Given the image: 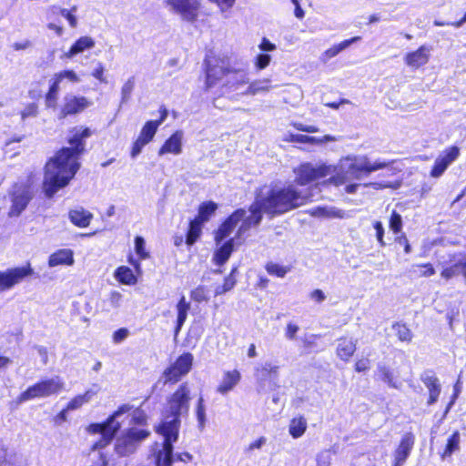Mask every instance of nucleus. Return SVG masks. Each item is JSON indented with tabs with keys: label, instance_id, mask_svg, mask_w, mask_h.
I'll return each instance as SVG.
<instances>
[{
	"label": "nucleus",
	"instance_id": "obj_1",
	"mask_svg": "<svg viewBox=\"0 0 466 466\" xmlns=\"http://www.w3.org/2000/svg\"><path fill=\"white\" fill-rule=\"evenodd\" d=\"M91 136L89 128L76 131L68 140L70 147H63L46 165L43 189L49 198L65 187L79 169L78 157L85 149L84 139Z\"/></svg>",
	"mask_w": 466,
	"mask_h": 466
},
{
	"label": "nucleus",
	"instance_id": "obj_2",
	"mask_svg": "<svg viewBox=\"0 0 466 466\" xmlns=\"http://www.w3.org/2000/svg\"><path fill=\"white\" fill-rule=\"evenodd\" d=\"M206 89L218 86L221 93L233 92L249 83L248 70L230 57H207Z\"/></svg>",
	"mask_w": 466,
	"mask_h": 466
},
{
	"label": "nucleus",
	"instance_id": "obj_3",
	"mask_svg": "<svg viewBox=\"0 0 466 466\" xmlns=\"http://www.w3.org/2000/svg\"><path fill=\"white\" fill-rule=\"evenodd\" d=\"M190 400V389L187 382L182 383L167 399L163 419L157 427V432L164 438L163 443H174L177 441L180 418L188 414Z\"/></svg>",
	"mask_w": 466,
	"mask_h": 466
},
{
	"label": "nucleus",
	"instance_id": "obj_4",
	"mask_svg": "<svg viewBox=\"0 0 466 466\" xmlns=\"http://www.w3.org/2000/svg\"><path fill=\"white\" fill-rule=\"evenodd\" d=\"M257 197L264 208V213L276 217L304 205L309 198L307 193L297 189L294 185L284 187L261 189Z\"/></svg>",
	"mask_w": 466,
	"mask_h": 466
},
{
	"label": "nucleus",
	"instance_id": "obj_5",
	"mask_svg": "<svg viewBox=\"0 0 466 466\" xmlns=\"http://www.w3.org/2000/svg\"><path fill=\"white\" fill-rule=\"evenodd\" d=\"M390 165L389 161L377 159L370 161L366 156H348L339 161L336 176L331 180L336 184H343L346 181L360 180L370 173L385 168Z\"/></svg>",
	"mask_w": 466,
	"mask_h": 466
},
{
	"label": "nucleus",
	"instance_id": "obj_6",
	"mask_svg": "<svg viewBox=\"0 0 466 466\" xmlns=\"http://www.w3.org/2000/svg\"><path fill=\"white\" fill-rule=\"evenodd\" d=\"M133 406L130 404L121 405L107 420L103 423H92L88 426V431L91 433L101 434V440L96 442L93 449H100L111 442L116 436V432L121 427V423L117 419L130 411Z\"/></svg>",
	"mask_w": 466,
	"mask_h": 466
},
{
	"label": "nucleus",
	"instance_id": "obj_7",
	"mask_svg": "<svg viewBox=\"0 0 466 466\" xmlns=\"http://www.w3.org/2000/svg\"><path fill=\"white\" fill-rule=\"evenodd\" d=\"M64 389V381L58 377L40 380L28 387L21 393L20 401H27L33 399L47 398L52 395H57Z\"/></svg>",
	"mask_w": 466,
	"mask_h": 466
},
{
	"label": "nucleus",
	"instance_id": "obj_8",
	"mask_svg": "<svg viewBox=\"0 0 466 466\" xmlns=\"http://www.w3.org/2000/svg\"><path fill=\"white\" fill-rule=\"evenodd\" d=\"M147 430L129 428L117 437L115 450L120 456H127L138 448L141 442L149 436Z\"/></svg>",
	"mask_w": 466,
	"mask_h": 466
},
{
	"label": "nucleus",
	"instance_id": "obj_9",
	"mask_svg": "<svg viewBox=\"0 0 466 466\" xmlns=\"http://www.w3.org/2000/svg\"><path fill=\"white\" fill-rule=\"evenodd\" d=\"M336 171V167L327 164L311 163L301 164L294 170L296 174V182L300 186L308 185L317 179L332 175Z\"/></svg>",
	"mask_w": 466,
	"mask_h": 466
},
{
	"label": "nucleus",
	"instance_id": "obj_10",
	"mask_svg": "<svg viewBox=\"0 0 466 466\" xmlns=\"http://www.w3.org/2000/svg\"><path fill=\"white\" fill-rule=\"evenodd\" d=\"M193 360V355L189 352L180 355L170 367L164 370L162 374L163 383L167 384L179 381L182 377L190 371Z\"/></svg>",
	"mask_w": 466,
	"mask_h": 466
},
{
	"label": "nucleus",
	"instance_id": "obj_11",
	"mask_svg": "<svg viewBox=\"0 0 466 466\" xmlns=\"http://www.w3.org/2000/svg\"><path fill=\"white\" fill-rule=\"evenodd\" d=\"M12 205L8 216L18 217L26 208L33 198V193L29 186L25 184H15L9 191Z\"/></svg>",
	"mask_w": 466,
	"mask_h": 466
},
{
	"label": "nucleus",
	"instance_id": "obj_12",
	"mask_svg": "<svg viewBox=\"0 0 466 466\" xmlns=\"http://www.w3.org/2000/svg\"><path fill=\"white\" fill-rule=\"evenodd\" d=\"M33 274L34 269L30 263L23 267H15L0 271V292L10 290Z\"/></svg>",
	"mask_w": 466,
	"mask_h": 466
},
{
	"label": "nucleus",
	"instance_id": "obj_13",
	"mask_svg": "<svg viewBox=\"0 0 466 466\" xmlns=\"http://www.w3.org/2000/svg\"><path fill=\"white\" fill-rule=\"evenodd\" d=\"M166 4L172 12L188 23L197 21L201 6L200 0H166Z\"/></svg>",
	"mask_w": 466,
	"mask_h": 466
},
{
	"label": "nucleus",
	"instance_id": "obj_14",
	"mask_svg": "<svg viewBox=\"0 0 466 466\" xmlns=\"http://www.w3.org/2000/svg\"><path fill=\"white\" fill-rule=\"evenodd\" d=\"M254 376L258 384L259 390H274L278 387L279 366L269 361L258 364L255 368Z\"/></svg>",
	"mask_w": 466,
	"mask_h": 466
},
{
	"label": "nucleus",
	"instance_id": "obj_15",
	"mask_svg": "<svg viewBox=\"0 0 466 466\" xmlns=\"http://www.w3.org/2000/svg\"><path fill=\"white\" fill-rule=\"evenodd\" d=\"M92 102L85 96H78L74 94H66L63 97L58 118L63 119L67 116L76 115L89 107Z\"/></svg>",
	"mask_w": 466,
	"mask_h": 466
},
{
	"label": "nucleus",
	"instance_id": "obj_16",
	"mask_svg": "<svg viewBox=\"0 0 466 466\" xmlns=\"http://www.w3.org/2000/svg\"><path fill=\"white\" fill-rule=\"evenodd\" d=\"M441 265L443 269L441 275L443 279H450L461 274L466 281V254L450 255L449 259L443 260Z\"/></svg>",
	"mask_w": 466,
	"mask_h": 466
},
{
	"label": "nucleus",
	"instance_id": "obj_17",
	"mask_svg": "<svg viewBox=\"0 0 466 466\" xmlns=\"http://www.w3.org/2000/svg\"><path fill=\"white\" fill-rule=\"evenodd\" d=\"M460 156V148L452 146L444 150L434 161V165L431 171L432 177H440L448 167L453 163Z\"/></svg>",
	"mask_w": 466,
	"mask_h": 466
},
{
	"label": "nucleus",
	"instance_id": "obj_18",
	"mask_svg": "<svg viewBox=\"0 0 466 466\" xmlns=\"http://www.w3.org/2000/svg\"><path fill=\"white\" fill-rule=\"evenodd\" d=\"M246 217V210L243 208L234 211L218 228L215 234L216 243L218 245L227 238L234 230L241 219Z\"/></svg>",
	"mask_w": 466,
	"mask_h": 466
},
{
	"label": "nucleus",
	"instance_id": "obj_19",
	"mask_svg": "<svg viewBox=\"0 0 466 466\" xmlns=\"http://www.w3.org/2000/svg\"><path fill=\"white\" fill-rule=\"evenodd\" d=\"M420 380L429 390L430 396L428 404H434L438 400L441 393V384L439 382V379L436 377L432 370H428L420 375Z\"/></svg>",
	"mask_w": 466,
	"mask_h": 466
},
{
	"label": "nucleus",
	"instance_id": "obj_20",
	"mask_svg": "<svg viewBox=\"0 0 466 466\" xmlns=\"http://www.w3.org/2000/svg\"><path fill=\"white\" fill-rule=\"evenodd\" d=\"M414 442L415 437L412 433L408 432L403 435L400 443L395 451V466H401L406 461L413 448Z\"/></svg>",
	"mask_w": 466,
	"mask_h": 466
},
{
	"label": "nucleus",
	"instance_id": "obj_21",
	"mask_svg": "<svg viewBox=\"0 0 466 466\" xmlns=\"http://www.w3.org/2000/svg\"><path fill=\"white\" fill-rule=\"evenodd\" d=\"M431 48L427 46H420L416 51L408 53L405 56V63L412 68H419L428 63Z\"/></svg>",
	"mask_w": 466,
	"mask_h": 466
},
{
	"label": "nucleus",
	"instance_id": "obj_22",
	"mask_svg": "<svg viewBox=\"0 0 466 466\" xmlns=\"http://www.w3.org/2000/svg\"><path fill=\"white\" fill-rule=\"evenodd\" d=\"M183 137V131L177 130L165 141L164 145L160 147L158 151V156H163L168 153L174 155L181 154Z\"/></svg>",
	"mask_w": 466,
	"mask_h": 466
},
{
	"label": "nucleus",
	"instance_id": "obj_23",
	"mask_svg": "<svg viewBox=\"0 0 466 466\" xmlns=\"http://www.w3.org/2000/svg\"><path fill=\"white\" fill-rule=\"evenodd\" d=\"M0 466H25L22 455L15 451H8L0 441Z\"/></svg>",
	"mask_w": 466,
	"mask_h": 466
},
{
	"label": "nucleus",
	"instance_id": "obj_24",
	"mask_svg": "<svg viewBox=\"0 0 466 466\" xmlns=\"http://www.w3.org/2000/svg\"><path fill=\"white\" fill-rule=\"evenodd\" d=\"M68 218L72 224L78 228H86L89 226L93 214L84 208L79 207L75 209H71L68 212Z\"/></svg>",
	"mask_w": 466,
	"mask_h": 466
},
{
	"label": "nucleus",
	"instance_id": "obj_25",
	"mask_svg": "<svg viewBox=\"0 0 466 466\" xmlns=\"http://www.w3.org/2000/svg\"><path fill=\"white\" fill-rule=\"evenodd\" d=\"M95 46V41L90 36H81L78 38L70 47V49L65 53L64 57L71 59L75 56Z\"/></svg>",
	"mask_w": 466,
	"mask_h": 466
},
{
	"label": "nucleus",
	"instance_id": "obj_26",
	"mask_svg": "<svg viewBox=\"0 0 466 466\" xmlns=\"http://www.w3.org/2000/svg\"><path fill=\"white\" fill-rule=\"evenodd\" d=\"M240 378V373L236 370L227 371L218 387V392L221 394H227L228 391L232 390L233 388L239 382Z\"/></svg>",
	"mask_w": 466,
	"mask_h": 466
},
{
	"label": "nucleus",
	"instance_id": "obj_27",
	"mask_svg": "<svg viewBox=\"0 0 466 466\" xmlns=\"http://www.w3.org/2000/svg\"><path fill=\"white\" fill-rule=\"evenodd\" d=\"M174 443H162V448L156 454V466H172L174 462Z\"/></svg>",
	"mask_w": 466,
	"mask_h": 466
},
{
	"label": "nucleus",
	"instance_id": "obj_28",
	"mask_svg": "<svg viewBox=\"0 0 466 466\" xmlns=\"http://www.w3.org/2000/svg\"><path fill=\"white\" fill-rule=\"evenodd\" d=\"M234 245L235 238H230L221 245L214 253V262L218 266L225 264L234 250Z\"/></svg>",
	"mask_w": 466,
	"mask_h": 466
},
{
	"label": "nucleus",
	"instance_id": "obj_29",
	"mask_svg": "<svg viewBox=\"0 0 466 466\" xmlns=\"http://www.w3.org/2000/svg\"><path fill=\"white\" fill-rule=\"evenodd\" d=\"M74 257L70 249H60L53 253L48 259L49 267H56L58 265H73Z\"/></svg>",
	"mask_w": 466,
	"mask_h": 466
},
{
	"label": "nucleus",
	"instance_id": "obj_30",
	"mask_svg": "<svg viewBox=\"0 0 466 466\" xmlns=\"http://www.w3.org/2000/svg\"><path fill=\"white\" fill-rule=\"evenodd\" d=\"M356 350V341L351 339L342 338L339 339L337 354L342 360H349Z\"/></svg>",
	"mask_w": 466,
	"mask_h": 466
},
{
	"label": "nucleus",
	"instance_id": "obj_31",
	"mask_svg": "<svg viewBox=\"0 0 466 466\" xmlns=\"http://www.w3.org/2000/svg\"><path fill=\"white\" fill-rule=\"evenodd\" d=\"M290 139L292 142L302 143V144H316L321 145L327 142L336 141L337 138L330 135H325L321 137H310L307 135H290Z\"/></svg>",
	"mask_w": 466,
	"mask_h": 466
},
{
	"label": "nucleus",
	"instance_id": "obj_32",
	"mask_svg": "<svg viewBox=\"0 0 466 466\" xmlns=\"http://www.w3.org/2000/svg\"><path fill=\"white\" fill-rule=\"evenodd\" d=\"M190 309V303L187 302L185 296H182L177 304V318L175 328V335L177 336L181 330L187 318L188 310Z\"/></svg>",
	"mask_w": 466,
	"mask_h": 466
},
{
	"label": "nucleus",
	"instance_id": "obj_33",
	"mask_svg": "<svg viewBox=\"0 0 466 466\" xmlns=\"http://www.w3.org/2000/svg\"><path fill=\"white\" fill-rule=\"evenodd\" d=\"M308 213L315 218H343L344 211L334 207H316L310 208Z\"/></svg>",
	"mask_w": 466,
	"mask_h": 466
},
{
	"label": "nucleus",
	"instance_id": "obj_34",
	"mask_svg": "<svg viewBox=\"0 0 466 466\" xmlns=\"http://www.w3.org/2000/svg\"><path fill=\"white\" fill-rule=\"evenodd\" d=\"M360 40V36H354L350 39L344 40L341 43L333 46L332 47L329 48L328 50H326L324 52V54L322 55V57H321L322 61L327 62L329 59L336 56L341 51L348 48L350 45H352L353 43H356Z\"/></svg>",
	"mask_w": 466,
	"mask_h": 466
},
{
	"label": "nucleus",
	"instance_id": "obj_35",
	"mask_svg": "<svg viewBox=\"0 0 466 466\" xmlns=\"http://www.w3.org/2000/svg\"><path fill=\"white\" fill-rule=\"evenodd\" d=\"M249 211L250 215L246 218L244 217V218L248 220V222H251L252 226H258L262 220L264 208L257 196L254 202L249 207Z\"/></svg>",
	"mask_w": 466,
	"mask_h": 466
},
{
	"label": "nucleus",
	"instance_id": "obj_36",
	"mask_svg": "<svg viewBox=\"0 0 466 466\" xmlns=\"http://www.w3.org/2000/svg\"><path fill=\"white\" fill-rule=\"evenodd\" d=\"M272 88L270 86V80L268 78H264L260 80H256L249 83L247 90L244 92L245 95L255 96L258 93L268 92Z\"/></svg>",
	"mask_w": 466,
	"mask_h": 466
},
{
	"label": "nucleus",
	"instance_id": "obj_37",
	"mask_svg": "<svg viewBox=\"0 0 466 466\" xmlns=\"http://www.w3.org/2000/svg\"><path fill=\"white\" fill-rule=\"evenodd\" d=\"M307 430V420L303 417L294 418L290 420L289 432L294 439L301 437Z\"/></svg>",
	"mask_w": 466,
	"mask_h": 466
},
{
	"label": "nucleus",
	"instance_id": "obj_38",
	"mask_svg": "<svg viewBox=\"0 0 466 466\" xmlns=\"http://www.w3.org/2000/svg\"><path fill=\"white\" fill-rule=\"evenodd\" d=\"M115 278L123 284L133 285L137 282V279L132 269L126 266L118 267L115 271Z\"/></svg>",
	"mask_w": 466,
	"mask_h": 466
},
{
	"label": "nucleus",
	"instance_id": "obj_39",
	"mask_svg": "<svg viewBox=\"0 0 466 466\" xmlns=\"http://www.w3.org/2000/svg\"><path fill=\"white\" fill-rule=\"evenodd\" d=\"M202 224L201 220L199 219H193L189 223L188 230L186 237V243L188 246H192L198 238L200 237L201 230H202Z\"/></svg>",
	"mask_w": 466,
	"mask_h": 466
},
{
	"label": "nucleus",
	"instance_id": "obj_40",
	"mask_svg": "<svg viewBox=\"0 0 466 466\" xmlns=\"http://www.w3.org/2000/svg\"><path fill=\"white\" fill-rule=\"evenodd\" d=\"M461 442V435L459 431H454L447 441L444 451L441 454V459L445 460L451 457L453 452L459 451Z\"/></svg>",
	"mask_w": 466,
	"mask_h": 466
},
{
	"label": "nucleus",
	"instance_id": "obj_41",
	"mask_svg": "<svg viewBox=\"0 0 466 466\" xmlns=\"http://www.w3.org/2000/svg\"><path fill=\"white\" fill-rule=\"evenodd\" d=\"M391 329L394 330L396 336L400 341L409 343L412 340L413 334L406 324L394 322Z\"/></svg>",
	"mask_w": 466,
	"mask_h": 466
},
{
	"label": "nucleus",
	"instance_id": "obj_42",
	"mask_svg": "<svg viewBox=\"0 0 466 466\" xmlns=\"http://www.w3.org/2000/svg\"><path fill=\"white\" fill-rule=\"evenodd\" d=\"M195 413L198 420V429L203 431L207 425V414L204 398L202 396H200L197 401Z\"/></svg>",
	"mask_w": 466,
	"mask_h": 466
},
{
	"label": "nucleus",
	"instance_id": "obj_43",
	"mask_svg": "<svg viewBox=\"0 0 466 466\" xmlns=\"http://www.w3.org/2000/svg\"><path fill=\"white\" fill-rule=\"evenodd\" d=\"M96 393V391L89 390L86 391L84 394L75 397L73 400H71L68 402V404L66 406L67 410H74L80 408L83 404L90 401L91 398Z\"/></svg>",
	"mask_w": 466,
	"mask_h": 466
},
{
	"label": "nucleus",
	"instance_id": "obj_44",
	"mask_svg": "<svg viewBox=\"0 0 466 466\" xmlns=\"http://www.w3.org/2000/svg\"><path fill=\"white\" fill-rule=\"evenodd\" d=\"M158 128L157 123L153 120L147 121L141 129L138 138L146 143H149L157 133Z\"/></svg>",
	"mask_w": 466,
	"mask_h": 466
},
{
	"label": "nucleus",
	"instance_id": "obj_45",
	"mask_svg": "<svg viewBox=\"0 0 466 466\" xmlns=\"http://www.w3.org/2000/svg\"><path fill=\"white\" fill-rule=\"evenodd\" d=\"M218 206L212 201L204 202L200 205L198 209V217L195 219L201 220V223L208 221L210 216L217 210Z\"/></svg>",
	"mask_w": 466,
	"mask_h": 466
},
{
	"label": "nucleus",
	"instance_id": "obj_46",
	"mask_svg": "<svg viewBox=\"0 0 466 466\" xmlns=\"http://www.w3.org/2000/svg\"><path fill=\"white\" fill-rule=\"evenodd\" d=\"M265 268L269 275L278 278H284L291 270L290 266H283L274 262H268Z\"/></svg>",
	"mask_w": 466,
	"mask_h": 466
},
{
	"label": "nucleus",
	"instance_id": "obj_47",
	"mask_svg": "<svg viewBox=\"0 0 466 466\" xmlns=\"http://www.w3.org/2000/svg\"><path fill=\"white\" fill-rule=\"evenodd\" d=\"M136 85L135 76H130L121 87V101L120 105L126 104L131 98Z\"/></svg>",
	"mask_w": 466,
	"mask_h": 466
},
{
	"label": "nucleus",
	"instance_id": "obj_48",
	"mask_svg": "<svg viewBox=\"0 0 466 466\" xmlns=\"http://www.w3.org/2000/svg\"><path fill=\"white\" fill-rule=\"evenodd\" d=\"M377 371L380 379L391 388H397L393 379V374L389 367L384 364H378Z\"/></svg>",
	"mask_w": 466,
	"mask_h": 466
},
{
	"label": "nucleus",
	"instance_id": "obj_49",
	"mask_svg": "<svg viewBox=\"0 0 466 466\" xmlns=\"http://www.w3.org/2000/svg\"><path fill=\"white\" fill-rule=\"evenodd\" d=\"M59 83L54 78L46 95V105L47 107H55L59 91Z\"/></svg>",
	"mask_w": 466,
	"mask_h": 466
},
{
	"label": "nucleus",
	"instance_id": "obj_50",
	"mask_svg": "<svg viewBox=\"0 0 466 466\" xmlns=\"http://www.w3.org/2000/svg\"><path fill=\"white\" fill-rule=\"evenodd\" d=\"M390 228L395 234L400 233L401 231V228H402V218L395 210L392 211L390 218Z\"/></svg>",
	"mask_w": 466,
	"mask_h": 466
},
{
	"label": "nucleus",
	"instance_id": "obj_51",
	"mask_svg": "<svg viewBox=\"0 0 466 466\" xmlns=\"http://www.w3.org/2000/svg\"><path fill=\"white\" fill-rule=\"evenodd\" d=\"M59 84L63 79H68L70 82L78 83L80 82L79 77L73 70H64L55 75L54 77Z\"/></svg>",
	"mask_w": 466,
	"mask_h": 466
},
{
	"label": "nucleus",
	"instance_id": "obj_52",
	"mask_svg": "<svg viewBox=\"0 0 466 466\" xmlns=\"http://www.w3.org/2000/svg\"><path fill=\"white\" fill-rule=\"evenodd\" d=\"M135 250L141 259H145L148 257V253L146 251L145 239L140 236L135 238Z\"/></svg>",
	"mask_w": 466,
	"mask_h": 466
},
{
	"label": "nucleus",
	"instance_id": "obj_53",
	"mask_svg": "<svg viewBox=\"0 0 466 466\" xmlns=\"http://www.w3.org/2000/svg\"><path fill=\"white\" fill-rule=\"evenodd\" d=\"M190 297L193 300L197 302H203L208 299V290L204 286H198L195 289H193L190 293Z\"/></svg>",
	"mask_w": 466,
	"mask_h": 466
},
{
	"label": "nucleus",
	"instance_id": "obj_54",
	"mask_svg": "<svg viewBox=\"0 0 466 466\" xmlns=\"http://www.w3.org/2000/svg\"><path fill=\"white\" fill-rule=\"evenodd\" d=\"M38 114V106L35 103L28 104L21 112V118L25 120L28 117H35Z\"/></svg>",
	"mask_w": 466,
	"mask_h": 466
},
{
	"label": "nucleus",
	"instance_id": "obj_55",
	"mask_svg": "<svg viewBox=\"0 0 466 466\" xmlns=\"http://www.w3.org/2000/svg\"><path fill=\"white\" fill-rule=\"evenodd\" d=\"M131 421L134 424L144 425L147 422V414L139 408L134 410Z\"/></svg>",
	"mask_w": 466,
	"mask_h": 466
},
{
	"label": "nucleus",
	"instance_id": "obj_56",
	"mask_svg": "<svg viewBox=\"0 0 466 466\" xmlns=\"http://www.w3.org/2000/svg\"><path fill=\"white\" fill-rule=\"evenodd\" d=\"M271 61V56L268 54H259L256 57L255 66L258 70L266 68Z\"/></svg>",
	"mask_w": 466,
	"mask_h": 466
},
{
	"label": "nucleus",
	"instance_id": "obj_57",
	"mask_svg": "<svg viewBox=\"0 0 466 466\" xmlns=\"http://www.w3.org/2000/svg\"><path fill=\"white\" fill-rule=\"evenodd\" d=\"M373 228L376 230V238L378 242L381 247H384L386 244L384 242L383 237H384V228L380 221H375L373 223Z\"/></svg>",
	"mask_w": 466,
	"mask_h": 466
},
{
	"label": "nucleus",
	"instance_id": "obj_58",
	"mask_svg": "<svg viewBox=\"0 0 466 466\" xmlns=\"http://www.w3.org/2000/svg\"><path fill=\"white\" fill-rule=\"evenodd\" d=\"M145 141L138 138L133 143L132 150H131V157L133 158L137 157L142 151L143 147L147 145Z\"/></svg>",
	"mask_w": 466,
	"mask_h": 466
},
{
	"label": "nucleus",
	"instance_id": "obj_59",
	"mask_svg": "<svg viewBox=\"0 0 466 466\" xmlns=\"http://www.w3.org/2000/svg\"><path fill=\"white\" fill-rule=\"evenodd\" d=\"M236 271L237 268H232L230 274L224 280L223 286L227 291L231 290L236 284V279L234 278Z\"/></svg>",
	"mask_w": 466,
	"mask_h": 466
},
{
	"label": "nucleus",
	"instance_id": "obj_60",
	"mask_svg": "<svg viewBox=\"0 0 466 466\" xmlns=\"http://www.w3.org/2000/svg\"><path fill=\"white\" fill-rule=\"evenodd\" d=\"M210 2L216 4L221 12H226L229 8H231L236 0H209Z\"/></svg>",
	"mask_w": 466,
	"mask_h": 466
},
{
	"label": "nucleus",
	"instance_id": "obj_61",
	"mask_svg": "<svg viewBox=\"0 0 466 466\" xmlns=\"http://www.w3.org/2000/svg\"><path fill=\"white\" fill-rule=\"evenodd\" d=\"M292 126L299 131L307 132V133H316L319 132V128L316 126L311 125H304L302 123L294 122Z\"/></svg>",
	"mask_w": 466,
	"mask_h": 466
},
{
	"label": "nucleus",
	"instance_id": "obj_62",
	"mask_svg": "<svg viewBox=\"0 0 466 466\" xmlns=\"http://www.w3.org/2000/svg\"><path fill=\"white\" fill-rule=\"evenodd\" d=\"M129 334V331L126 328H121L116 330L113 334V339L115 343H119L126 339Z\"/></svg>",
	"mask_w": 466,
	"mask_h": 466
},
{
	"label": "nucleus",
	"instance_id": "obj_63",
	"mask_svg": "<svg viewBox=\"0 0 466 466\" xmlns=\"http://www.w3.org/2000/svg\"><path fill=\"white\" fill-rule=\"evenodd\" d=\"M330 453L329 451H323L318 455L317 463L318 466H329L330 463Z\"/></svg>",
	"mask_w": 466,
	"mask_h": 466
},
{
	"label": "nucleus",
	"instance_id": "obj_64",
	"mask_svg": "<svg viewBox=\"0 0 466 466\" xmlns=\"http://www.w3.org/2000/svg\"><path fill=\"white\" fill-rule=\"evenodd\" d=\"M122 300V295L118 291H112L109 296V303L113 308H118Z\"/></svg>",
	"mask_w": 466,
	"mask_h": 466
}]
</instances>
